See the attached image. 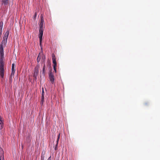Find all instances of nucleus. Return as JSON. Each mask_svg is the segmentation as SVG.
I'll return each instance as SVG.
<instances>
[{"mask_svg":"<svg viewBox=\"0 0 160 160\" xmlns=\"http://www.w3.org/2000/svg\"><path fill=\"white\" fill-rule=\"evenodd\" d=\"M8 34V31H7L5 33L2 43L0 45V75L2 78H3L4 77V58L3 56L4 53L3 44L5 45L6 43Z\"/></svg>","mask_w":160,"mask_h":160,"instance_id":"obj_1","label":"nucleus"},{"mask_svg":"<svg viewBox=\"0 0 160 160\" xmlns=\"http://www.w3.org/2000/svg\"><path fill=\"white\" fill-rule=\"evenodd\" d=\"M60 134H59L58 135V138H57V143L54 149L55 150H56L57 149V147H58V144L59 140V139L60 138Z\"/></svg>","mask_w":160,"mask_h":160,"instance_id":"obj_6","label":"nucleus"},{"mask_svg":"<svg viewBox=\"0 0 160 160\" xmlns=\"http://www.w3.org/2000/svg\"><path fill=\"white\" fill-rule=\"evenodd\" d=\"M44 21L43 19H41V21L39 24V38L40 39V46L41 45V42L42 41V37L43 35V22Z\"/></svg>","mask_w":160,"mask_h":160,"instance_id":"obj_2","label":"nucleus"},{"mask_svg":"<svg viewBox=\"0 0 160 160\" xmlns=\"http://www.w3.org/2000/svg\"><path fill=\"white\" fill-rule=\"evenodd\" d=\"M36 12L35 13V15H34V18H35L36 17Z\"/></svg>","mask_w":160,"mask_h":160,"instance_id":"obj_23","label":"nucleus"},{"mask_svg":"<svg viewBox=\"0 0 160 160\" xmlns=\"http://www.w3.org/2000/svg\"><path fill=\"white\" fill-rule=\"evenodd\" d=\"M52 59H56L55 55L54 53H53L52 54Z\"/></svg>","mask_w":160,"mask_h":160,"instance_id":"obj_16","label":"nucleus"},{"mask_svg":"<svg viewBox=\"0 0 160 160\" xmlns=\"http://www.w3.org/2000/svg\"><path fill=\"white\" fill-rule=\"evenodd\" d=\"M41 55L40 54V53H39V54L38 55V56L37 59V61L38 62H40V60L41 59Z\"/></svg>","mask_w":160,"mask_h":160,"instance_id":"obj_7","label":"nucleus"},{"mask_svg":"<svg viewBox=\"0 0 160 160\" xmlns=\"http://www.w3.org/2000/svg\"><path fill=\"white\" fill-rule=\"evenodd\" d=\"M38 71H34L33 76L35 78H37V77L38 75Z\"/></svg>","mask_w":160,"mask_h":160,"instance_id":"obj_8","label":"nucleus"},{"mask_svg":"<svg viewBox=\"0 0 160 160\" xmlns=\"http://www.w3.org/2000/svg\"><path fill=\"white\" fill-rule=\"evenodd\" d=\"M3 25V22L2 21L0 22V29L2 30V27Z\"/></svg>","mask_w":160,"mask_h":160,"instance_id":"obj_13","label":"nucleus"},{"mask_svg":"<svg viewBox=\"0 0 160 160\" xmlns=\"http://www.w3.org/2000/svg\"><path fill=\"white\" fill-rule=\"evenodd\" d=\"M44 101V98H43V99H42V98H41V102H42V103H43Z\"/></svg>","mask_w":160,"mask_h":160,"instance_id":"obj_19","label":"nucleus"},{"mask_svg":"<svg viewBox=\"0 0 160 160\" xmlns=\"http://www.w3.org/2000/svg\"><path fill=\"white\" fill-rule=\"evenodd\" d=\"M41 160H44V158H41Z\"/></svg>","mask_w":160,"mask_h":160,"instance_id":"obj_24","label":"nucleus"},{"mask_svg":"<svg viewBox=\"0 0 160 160\" xmlns=\"http://www.w3.org/2000/svg\"><path fill=\"white\" fill-rule=\"evenodd\" d=\"M2 30L0 29V38L1 37L2 34Z\"/></svg>","mask_w":160,"mask_h":160,"instance_id":"obj_18","label":"nucleus"},{"mask_svg":"<svg viewBox=\"0 0 160 160\" xmlns=\"http://www.w3.org/2000/svg\"><path fill=\"white\" fill-rule=\"evenodd\" d=\"M43 15L42 14H41V19H42V18L43 19Z\"/></svg>","mask_w":160,"mask_h":160,"instance_id":"obj_21","label":"nucleus"},{"mask_svg":"<svg viewBox=\"0 0 160 160\" xmlns=\"http://www.w3.org/2000/svg\"><path fill=\"white\" fill-rule=\"evenodd\" d=\"M41 98H42V99H43V98H44V90H43V88H42V94Z\"/></svg>","mask_w":160,"mask_h":160,"instance_id":"obj_14","label":"nucleus"},{"mask_svg":"<svg viewBox=\"0 0 160 160\" xmlns=\"http://www.w3.org/2000/svg\"><path fill=\"white\" fill-rule=\"evenodd\" d=\"M12 76H11V74L9 78V82L11 83V82L12 81Z\"/></svg>","mask_w":160,"mask_h":160,"instance_id":"obj_15","label":"nucleus"},{"mask_svg":"<svg viewBox=\"0 0 160 160\" xmlns=\"http://www.w3.org/2000/svg\"><path fill=\"white\" fill-rule=\"evenodd\" d=\"M45 64H44V65L43 67L42 70V74L44 75L45 74Z\"/></svg>","mask_w":160,"mask_h":160,"instance_id":"obj_10","label":"nucleus"},{"mask_svg":"<svg viewBox=\"0 0 160 160\" xmlns=\"http://www.w3.org/2000/svg\"><path fill=\"white\" fill-rule=\"evenodd\" d=\"M56 67V66H53L54 70L56 73L57 72Z\"/></svg>","mask_w":160,"mask_h":160,"instance_id":"obj_17","label":"nucleus"},{"mask_svg":"<svg viewBox=\"0 0 160 160\" xmlns=\"http://www.w3.org/2000/svg\"><path fill=\"white\" fill-rule=\"evenodd\" d=\"M51 156H50V157L47 160H51Z\"/></svg>","mask_w":160,"mask_h":160,"instance_id":"obj_22","label":"nucleus"},{"mask_svg":"<svg viewBox=\"0 0 160 160\" xmlns=\"http://www.w3.org/2000/svg\"><path fill=\"white\" fill-rule=\"evenodd\" d=\"M15 67V64L14 63H12V72L11 73V76H13L14 75V73L15 72V69H14Z\"/></svg>","mask_w":160,"mask_h":160,"instance_id":"obj_5","label":"nucleus"},{"mask_svg":"<svg viewBox=\"0 0 160 160\" xmlns=\"http://www.w3.org/2000/svg\"><path fill=\"white\" fill-rule=\"evenodd\" d=\"M49 79L52 84H53L54 82V77L53 74L52 72H50L49 74Z\"/></svg>","mask_w":160,"mask_h":160,"instance_id":"obj_3","label":"nucleus"},{"mask_svg":"<svg viewBox=\"0 0 160 160\" xmlns=\"http://www.w3.org/2000/svg\"><path fill=\"white\" fill-rule=\"evenodd\" d=\"M0 160H4V152L3 149L2 148H0Z\"/></svg>","mask_w":160,"mask_h":160,"instance_id":"obj_4","label":"nucleus"},{"mask_svg":"<svg viewBox=\"0 0 160 160\" xmlns=\"http://www.w3.org/2000/svg\"><path fill=\"white\" fill-rule=\"evenodd\" d=\"M45 58V55H43V56H42V59H43L44 60Z\"/></svg>","mask_w":160,"mask_h":160,"instance_id":"obj_20","label":"nucleus"},{"mask_svg":"<svg viewBox=\"0 0 160 160\" xmlns=\"http://www.w3.org/2000/svg\"><path fill=\"white\" fill-rule=\"evenodd\" d=\"M52 63L53 64V66H57V62L56 60V59H52Z\"/></svg>","mask_w":160,"mask_h":160,"instance_id":"obj_9","label":"nucleus"},{"mask_svg":"<svg viewBox=\"0 0 160 160\" xmlns=\"http://www.w3.org/2000/svg\"><path fill=\"white\" fill-rule=\"evenodd\" d=\"M8 0H2V2L4 4L7 5L8 3Z\"/></svg>","mask_w":160,"mask_h":160,"instance_id":"obj_12","label":"nucleus"},{"mask_svg":"<svg viewBox=\"0 0 160 160\" xmlns=\"http://www.w3.org/2000/svg\"><path fill=\"white\" fill-rule=\"evenodd\" d=\"M39 67V65L38 64L35 67L34 71H38Z\"/></svg>","mask_w":160,"mask_h":160,"instance_id":"obj_11","label":"nucleus"}]
</instances>
